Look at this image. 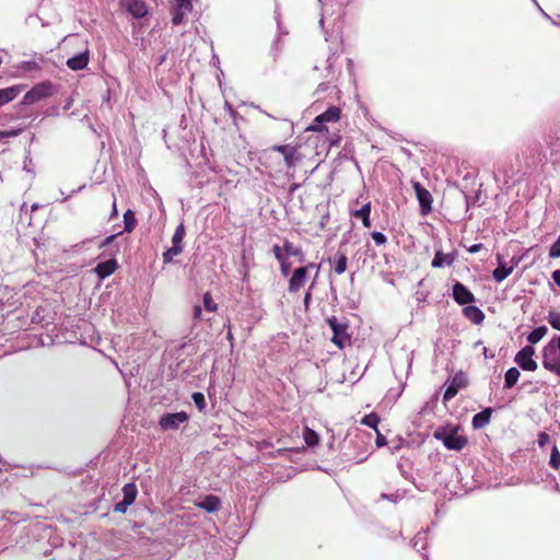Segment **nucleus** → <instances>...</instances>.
<instances>
[{
  "label": "nucleus",
  "mask_w": 560,
  "mask_h": 560,
  "mask_svg": "<svg viewBox=\"0 0 560 560\" xmlns=\"http://www.w3.org/2000/svg\"><path fill=\"white\" fill-rule=\"evenodd\" d=\"M294 147H291L289 144H283V145H275L272 148V150L275 151H278L280 152L281 154L285 155L287 153H289L291 150H293Z\"/></svg>",
  "instance_id": "nucleus-44"
},
{
  "label": "nucleus",
  "mask_w": 560,
  "mask_h": 560,
  "mask_svg": "<svg viewBox=\"0 0 560 560\" xmlns=\"http://www.w3.org/2000/svg\"><path fill=\"white\" fill-rule=\"evenodd\" d=\"M328 324L334 332L331 341L339 348H342L349 341L347 325L338 322L336 317L329 318Z\"/></svg>",
  "instance_id": "nucleus-8"
},
{
  "label": "nucleus",
  "mask_w": 560,
  "mask_h": 560,
  "mask_svg": "<svg viewBox=\"0 0 560 560\" xmlns=\"http://www.w3.org/2000/svg\"><path fill=\"white\" fill-rule=\"evenodd\" d=\"M228 338H229L230 340H232V338H233V337H232V334H231V332H229V334H228Z\"/></svg>",
  "instance_id": "nucleus-58"
},
{
  "label": "nucleus",
  "mask_w": 560,
  "mask_h": 560,
  "mask_svg": "<svg viewBox=\"0 0 560 560\" xmlns=\"http://www.w3.org/2000/svg\"><path fill=\"white\" fill-rule=\"evenodd\" d=\"M463 312L464 315L474 324H480L485 319V314L477 306L468 305Z\"/></svg>",
  "instance_id": "nucleus-19"
},
{
  "label": "nucleus",
  "mask_w": 560,
  "mask_h": 560,
  "mask_svg": "<svg viewBox=\"0 0 560 560\" xmlns=\"http://www.w3.org/2000/svg\"><path fill=\"white\" fill-rule=\"evenodd\" d=\"M189 420V416L185 411L166 413L160 418L159 424L162 430H177L180 424L186 423Z\"/></svg>",
  "instance_id": "nucleus-6"
},
{
  "label": "nucleus",
  "mask_w": 560,
  "mask_h": 560,
  "mask_svg": "<svg viewBox=\"0 0 560 560\" xmlns=\"http://www.w3.org/2000/svg\"><path fill=\"white\" fill-rule=\"evenodd\" d=\"M483 355H485V358H493L494 357L493 353H489L487 348H483Z\"/></svg>",
  "instance_id": "nucleus-54"
},
{
  "label": "nucleus",
  "mask_w": 560,
  "mask_h": 560,
  "mask_svg": "<svg viewBox=\"0 0 560 560\" xmlns=\"http://www.w3.org/2000/svg\"><path fill=\"white\" fill-rule=\"evenodd\" d=\"M340 118V109L338 107L331 106L323 114L318 115L312 125L308 127V130L322 132L327 130L324 124L326 122H336Z\"/></svg>",
  "instance_id": "nucleus-5"
},
{
  "label": "nucleus",
  "mask_w": 560,
  "mask_h": 560,
  "mask_svg": "<svg viewBox=\"0 0 560 560\" xmlns=\"http://www.w3.org/2000/svg\"><path fill=\"white\" fill-rule=\"evenodd\" d=\"M535 349L532 346H525L515 355V362L524 371L537 370V363L533 360Z\"/></svg>",
  "instance_id": "nucleus-7"
},
{
  "label": "nucleus",
  "mask_w": 560,
  "mask_h": 560,
  "mask_svg": "<svg viewBox=\"0 0 560 560\" xmlns=\"http://www.w3.org/2000/svg\"><path fill=\"white\" fill-rule=\"evenodd\" d=\"M313 269L316 270L314 280H313L315 282V280L317 279V276H318V266H316L315 264L311 262L306 266L299 267V268L294 269L291 278L289 279V285H288L289 292L296 293L302 288H304L307 282V279H308V272Z\"/></svg>",
  "instance_id": "nucleus-3"
},
{
  "label": "nucleus",
  "mask_w": 560,
  "mask_h": 560,
  "mask_svg": "<svg viewBox=\"0 0 560 560\" xmlns=\"http://www.w3.org/2000/svg\"><path fill=\"white\" fill-rule=\"evenodd\" d=\"M497 260L499 266L493 270L492 277L497 282H502L513 272L514 266H509L500 254L497 255Z\"/></svg>",
  "instance_id": "nucleus-13"
},
{
  "label": "nucleus",
  "mask_w": 560,
  "mask_h": 560,
  "mask_svg": "<svg viewBox=\"0 0 560 560\" xmlns=\"http://www.w3.org/2000/svg\"><path fill=\"white\" fill-rule=\"evenodd\" d=\"M326 89H327V84H326V83H320V84L318 85V91H324V90H326Z\"/></svg>",
  "instance_id": "nucleus-56"
},
{
  "label": "nucleus",
  "mask_w": 560,
  "mask_h": 560,
  "mask_svg": "<svg viewBox=\"0 0 560 560\" xmlns=\"http://www.w3.org/2000/svg\"><path fill=\"white\" fill-rule=\"evenodd\" d=\"M279 264H280L281 275L284 276V277L288 276L289 271H290V268H291V265L288 261V259L279 261Z\"/></svg>",
  "instance_id": "nucleus-45"
},
{
  "label": "nucleus",
  "mask_w": 560,
  "mask_h": 560,
  "mask_svg": "<svg viewBox=\"0 0 560 560\" xmlns=\"http://www.w3.org/2000/svg\"><path fill=\"white\" fill-rule=\"evenodd\" d=\"M88 63H89V50L88 49L67 60V66L71 70H74V71L84 69L88 66Z\"/></svg>",
  "instance_id": "nucleus-15"
},
{
  "label": "nucleus",
  "mask_w": 560,
  "mask_h": 560,
  "mask_svg": "<svg viewBox=\"0 0 560 560\" xmlns=\"http://www.w3.org/2000/svg\"><path fill=\"white\" fill-rule=\"evenodd\" d=\"M35 209H37V206H36V205H33V206H32V210H35Z\"/></svg>",
  "instance_id": "nucleus-61"
},
{
  "label": "nucleus",
  "mask_w": 560,
  "mask_h": 560,
  "mask_svg": "<svg viewBox=\"0 0 560 560\" xmlns=\"http://www.w3.org/2000/svg\"><path fill=\"white\" fill-rule=\"evenodd\" d=\"M347 269V256L342 253H337L335 255V271L338 275H341Z\"/></svg>",
  "instance_id": "nucleus-28"
},
{
  "label": "nucleus",
  "mask_w": 560,
  "mask_h": 560,
  "mask_svg": "<svg viewBox=\"0 0 560 560\" xmlns=\"http://www.w3.org/2000/svg\"><path fill=\"white\" fill-rule=\"evenodd\" d=\"M547 320L549 325L560 331V313L556 311H550L547 316Z\"/></svg>",
  "instance_id": "nucleus-34"
},
{
  "label": "nucleus",
  "mask_w": 560,
  "mask_h": 560,
  "mask_svg": "<svg viewBox=\"0 0 560 560\" xmlns=\"http://www.w3.org/2000/svg\"><path fill=\"white\" fill-rule=\"evenodd\" d=\"M549 464L555 469H559L560 467V452L557 446H553L551 450Z\"/></svg>",
  "instance_id": "nucleus-37"
},
{
  "label": "nucleus",
  "mask_w": 560,
  "mask_h": 560,
  "mask_svg": "<svg viewBox=\"0 0 560 560\" xmlns=\"http://www.w3.org/2000/svg\"><path fill=\"white\" fill-rule=\"evenodd\" d=\"M15 290L9 285H0V307L14 306L16 304Z\"/></svg>",
  "instance_id": "nucleus-14"
},
{
  "label": "nucleus",
  "mask_w": 560,
  "mask_h": 560,
  "mask_svg": "<svg viewBox=\"0 0 560 560\" xmlns=\"http://www.w3.org/2000/svg\"><path fill=\"white\" fill-rule=\"evenodd\" d=\"M376 445L378 447L384 446L387 443L386 438L378 430H376Z\"/></svg>",
  "instance_id": "nucleus-47"
},
{
  "label": "nucleus",
  "mask_w": 560,
  "mask_h": 560,
  "mask_svg": "<svg viewBox=\"0 0 560 560\" xmlns=\"http://www.w3.org/2000/svg\"><path fill=\"white\" fill-rule=\"evenodd\" d=\"M128 506H129V504L125 503L124 500H121L120 502H118L115 505L114 511L119 512V513H125L127 511Z\"/></svg>",
  "instance_id": "nucleus-46"
},
{
  "label": "nucleus",
  "mask_w": 560,
  "mask_h": 560,
  "mask_svg": "<svg viewBox=\"0 0 560 560\" xmlns=\"http://www.w3.org/2000/svg\"><path fill=\"white\" fill-rule=\"evenodd\" d=\"M202 314V308L200 305L194 306V319H200Z\"/></svg>",
  "instance_id": "nucleus-50"
},
{
  "label": "nucleus",
  "mask_w": 560,
  "mask_h": 560,
  "mask_svg": "<svg viewBox=\"0 0 560 560\" xmlns=\"http://www.w3.org/2000/svg\"><path fill=\"white\" fill-rule=\"evenodd\" d=\"M184 235H185V228H184V224H179L174 234H173V237H172V243L173 245H177V246H183L182 245V242H183V238H184Z\"/></svg>",
  "instance_id": "nucleus-33"
},
{
  "label": "nucleus",
  "mask_w": 560,
  "mask_h": 560,
  "mask_svg": "<svg viewBox=\"0 0 560 560\" xmlns=\"http://www.w3.org/2000/svg\"><path fill=\"white\" fill-rule=\"evenodd\" d=\"M124 224H125V230L127 232H131L136 228L137 220H136L135 214H133V212L131 210H127L124 213Z\"/></svg>",
  "instance_id": "nucleus-30"
},
{
  "label": "nucleus",
  "mask_w": 560,
  "mask_h": 560,
  "mask_svg": "<svg viewBox=\"0 0 560 560\" xmlns=\"http://www.w3.org/2000/svg\"><path fill=\"white\" fill-rule=\"evenodd\" d=\"M479 345H481V342H480V341H477V342L475 343V348H477Z\"/></svg>",
  "instance_id": "nucleus-59"
},
{
  "label": "nucleus",
  "mask_w": 560,
  "mask_h": 560,
  "mask_svg": "<svg viewBox=\"0 0 560 560\" xmlns=\"http://www.w3.org/2000/svg\"><path fill=\"white\" fill-rule=\"evenodd\" d=\"M272 253L278 261L288 259L287 253L284 252V245H282V246L278 245V244L273 245Z\"/></svg>",
  "instance_id": "nucleus-38"
},
{
  "label": "nucleus",
  "mask_w": 560,
  "mask_h": 560,
  "mask_svg": "<svg viewBox=\"0 0 560 560\" xmlns=\"http://www.w3.org/2000/svg\"><path fill=\"white\" fill-rule=\"evenodd\" d=\"M382 498H383V499H389V495H387V494H382Z\"/></svg>",
  "instance_id": "nucleus-57"
},
{
  "label": "nucleus",
  "mask_w": 560,
  "mask_h": 560,
  "mask_svg": "<svg viewBox=\"0 0 560 560\" xmlns=\"http://www.w3.org/2000/svg\"><path fill=\"white\" fill-rule=\"evenodd\" d=\"M192 10V3L190 0H174L173 18L172 22L174 25H179L184 22L185 18Z\"/></svg>",
  "instance_id": "nucleus-10"
},
{
  "label": "nucleus",
  "mask_w": 560,
  "mask_h": 560,
  "mask_svg": "<svg viewBox=\"0 0 560 560\" xmlns=\"http://www.w3.org/2000/svg\"><path fill=\"white\" fill-rule=\"evenodd\" d=\"M559 336H555L544 348L541 351L542 358V366L557 374L560 375V347H559Z\"/></svg>",
  "instance_id": "nucleus-1"
},
{
  "label": "nucleus",
  "mask_w": 560,
  "mask_h": 560,
  "mask_svg": "<svg viewBox=\"0 0 560 560\" xmlns=\"http://www.w3.org/2000/svg\"><path fill=\"white\" fill-rule=\"evenodd\" d=\"M370 212H371V205L370 202L363 205L361 209L357 210L353 214L357 218H360L362 220V223L365 228L371 226V220H370Z\"/></svg>",
  "instance_id": "nucleus-22"
},
{
  "label": "nucleus",
  "mask_w": 560,
  "mask_h": 560,
  "mask_svg": "<svg viewBox=\"0 0 560 560\" xmlns=\"http://www.w3.org/2000/svg\"><path fill=\"white\" fill-rule=\"evenodd\" d=\"M520 375V371L516 368L509 369L504 376V387H513L517 383Z\"/></svg>",
  "instance_id": "nucleus-23"
},
{
  "label": "nucleus",
  "mask_w": 560,
  "mask_h": 560,
  "mask_svg": "<svg viewBox=\"0 0 560 560\" xmlns=\"http://www.w3.org/2000/svg\"><path fill=\"white\" fill-rule=\"evenodd\" d=\"M326 62H327V68L326 69L328 71V74L326 75V78L329 79V80L334 79V77H335V72L332 70V67H334V56H329L327 58Z\"/></svg>",
  "instance_id": "nucleus-43"
},
{
  "label": "nucleus",
  "mask_w": 560,
  "mask_h": 560,
  "mask_svg": "<svg viewBox=\"0 0 560 560\" xmlns=\"http://www.w3.org/2000/svg\"><path fill=\"white\" fill-rule=\"evenodd\" d=\"M192 401L199 411H203L206 408V399L202 393L196 392L191 395Z\"/></svg>",
  "instance_id": "nucleus-36"
},
{
  "label": "nucleus",
  "mask_w": 560,
  "mask_h": 560,
  "mask_svg": "<svg viewBox=\"0 0 560 560\" xmlns=\"http://www.w3.org/2000/svg\"><path fill=\"white\" fill-rule=\"evenodd\" d=\"M121 3L137 19L143 18L148 12L147 5L142 0H121Z\"/></svg>",
  "instance_id": "nucleus-12"
},
{
  "label": "nucleus",
  "mask_w": 560,
  "mask_h": 560,
  "mask_svg": "<svg viewBox=\"0 0 560 560\" xmlns=\"http://www.w3.org/2000/svg\"><path fill=\"white\" fill-rule=\"evenodd\" d=\"M378 422H380V418L375 413L366 415L361 420L362 424L373 428L375 431L377 430Z\"/></svg>",
  "instance_id": "nucleus-32"
},
{
  "label": "nucleus",
  "mask_w": 560,
  "mask_h": 560,
  "mask_svg": "<svg viewBox=\"0 0 560 560\" xmlns=\"http://www.w3.org/2000/svg\"><path fill=\"white\" fill-rule=\"evenodd\" d=\"M549 441V435L545 432H541L539 435H538V444L539 446H545Z\"/></svg>",
  "instance_id": "nucleus-48"
},
{
  "label": "nucleus",
  "mask_w": 560,
  "mask_h": 560,
  "mask_svg": "<svg viewBox=\"0 0 560 560\" xmlns=\"http://www.w3.org/2000/svg\"><path fill=\"white\" fill-rule=\"evenodd\" d=\"M412 187L420 203L421 213L423 215L428 214L432 210V196L430 191L425 189L419 182H413Z\"/></svg>",
  "instance_id": "nucleus-9"
},
{
  "label": "nucleus",
  "mask_w": 560,
  "mask_h": 560,
  "mask_svg": "<svg viewBox=\"0 0 560 560\" xmlns=\"http://www.w3.org/2000/svg\"><path fill=\"white\" fill-rule=\"evenodd\" d=\"M203 307L208 312H215L218 310V304L213 301L209 292L203 294Z\"/></svg>",
  "instance_id": "nucleus-35"
},
{
  "label": "nucleus",
  "mask_w": 560,
  "mask_h": 560,
  "mask_svg": "<svg viewBox=\"0 0 560 560\" xmlns=\"http://www.w3.org/2000/svg\"><path fill=\"white\" fill-rule=\"evenodd\" d=\"M453 298L459 305L470 304L475 301L474 294L460 282L453 285Z\"/></svg>",
  "instance_id": "nucleus-11"
},
{
  "label": "nucleus",
  "mask_w": 560,
  "mask_h": 560,
  "mask_svg": "<svg viewBox=\"0 0 560 560\" xmlns=\"http://www.w3.org/2000/svg\"><path fill=\"white\" fill-rule=\"evenodd\" d=\"M314 287V281L312 282V284L310 285L307 292L305 293V296H304V305L307 307L308 304H310V301H311V298H312V293H311V290L312 288Z\"/></svg>",
  "instance_id": "nucleus-49"
},
{
  "label": "nucleus",
  "mask_w": 560,
  "mask_h": 560,
  "mask_svg": "<svg viewBox=\"0 0 560 560\" xmlns=\"http://www.w3.org/2000/svg\"><path fill=\"white\" fill-rule=\"evenodd\" d=\"M492 410L487 408L472 417V427L475 429H481L490 422Z\"/></svg>",
  "instance_id": "nucleus-18"
},
{
  "label": "nucleus",
  "mask_w": 560,
  "mask_h": 560,
  "mask_svg": "<svg viewBox=\"0 0 560 560\" xmlns=\"http://www.w3.org/2000/svg\"><path fill=\"white\" fill-rule=\"evenodd\" d=\"M433 436L443 442L444 446L451 451H462L467 444L466 436L458 434V428L439 429Z\"/></svg>",
  "instance_id": "nucleus-2"
},
{
  "label": "nucleus",
  "mask_w": 560,
  "mask_h": 560,
  "mask_svg": "<svg viewBox=\"0 0 560 560\" xmlns=\"http://www.w3.org/2000/svg\"><path fill=\"white\" fill-rule=\"evenodd\" d=\"M116 214H117L116 200H114L112 215H116Z\"/></svg>",
  "instance_id": "nucleus-55"
},
{
  "label": "nucleus",
  "mask_w": 560,
  "mask_h": 560,
  "mask_svg": "<svg viewBox=\"0 0 560 560\" xmlns=\"http://www.w3.org/2000/svg\"><path fill=\"white\" fill-rule=\"evenodd\" d=\"M23 128H15L11 130H0V139L9 138V137H16L23 132Z\"/></svg>",
  "instance_id": "nucleus-39"
},
{
  "label": "nucleus",
  "mask_w": 560,
  "mask_h": 560,
  "mask_svg": "<svg viewBox=\"0 0 560 560\" xmlns=\"http://www.w3.org/2000/svg\"><path fill=\"white\" fill-rule=\"evenodd\" d=\"M199 506L207 512H215L220 509L221 502L214 495H208L203 501L199 503Z\"/></svg>",
  "instance_id": "nucleus-21"
},
{
  "label": "nucleus",
  "mask_w": 560,
  "mask_h": 560,
  "mask_svg": "<svg viewBox=\"0 0 560 560\" xmlns=\"http://www.w3.org/2000/svg\"><path fill=\"white\" fill-rule=\"evenodd\" d=\"M553 282L560 287V270H555L551 275Z\"/></svg>",
  "instance_id": "nucleus-52"
},
{
  "label": "nucleus",
  "mask_w": 560,
  "mask_h": 560,
  "mask_svg": "<svg viewBox=\"0 0 560 560\" xmlns=\"http://www.w3.org/2000/svg\"><path fill=\"white\" fill-rule=\"evenodd\" d=\"M284 252L287 253L288 258L290 256L300 257V261H303V253L302 249L298 246H294L291 242L284 241Z\"/></svg>",
  "instance_id": "nucleus-26"
},
{
  "label": "nucleus",
  "mask_w": 560,
  "mask_h": 560,
  "mask_svg": "<svg viewBox=\"0 0 560 560\" xmlns=\"http://www.w3.org/2000/svg\"><path fill=\"white\" fill-rule=\"evenodd\" d=\"M458 389L454 384H451L444 392V400H451L457 394Z\"/></svg>",
  "instance_id": "nucleus-41"
},
{
  "label": "nucleus",
  "mask_w": 560,
  "mask_h": 560,
  "mask_svg": "<svg viewBox=\"0 0 560 560\" xmlns=\"http://www.w3.org/2000/svg\"><path fill=\"white\" fill-rule=\"evenodd\" d=\"M284 158V162H285V165L289 167V168H292L296 165V163L301 160V156L300 154L298 153V150L296 148H294L293 150H291L289 153H287L285 155H283Z\"/></svg>",
  "instance_id": "nucleus-29"
},
{
  "label": "nucleus",
  "mask_w": 560,
  "mask_h": 560,
  "mask_svg": "<svg viewBox=\"0 0 560 560\" xmlns=\"http://www.w3.org/2000/svg\"><path fill=\"white\" fill-rule=\"evenodd\" d=\"M183 252V246L173 245L165 253H163V262L170 264L174 256L179 255Z\"/></svg>",
  "instance_id": "nucleus-31"
},
{
  "label": "nucleus",
  "mask_w": 560,
  "mask_h": 560,
  "mask_svg": "<svg viewBox=\"0 0 560 560\" xmlns=\"http://www.w3.org/2000/svg\"><path fill=\"white\" fill-rule=\"evenodd\" d=\"M116 267H117L116 260L109 259L104 262H100L95 267V272L100 276V278L104 279V278L110 276L112 273H114V271L116 270Z\"/></svg>",
  "instance_id": "nucleus-17"
},
{
  "label": "nucleus",
  "mask_w": 560,
  "mask_h": 560,
  "mask_svg": "<svg viewBox=\"0 0 560 560\" xmlns=\"http://www.w3.org/2000/svg\"><path fill=\"white\" fill-rule=\"evenodd\" d=\"M549 256L551 258H559L560 257V236L557 238V241L551 245L549 249Z\"/></svg>",
  "instance_id": "nucleus-40"
},
{
  "label": "nucleus",
  "mask_w": 560,
  "mask_h": 560,
  "mask_svg": "<svg viewBox=\"0 0 560 560\" xmlns=\"http://www.w3.org/2000/svg\"><path fill=\"white\" fill-rule=\"evenodd\" d=\"M482 248V244H474L471 246L468 247V252L470 254H476L478 253L480 249Z\"/></svg>",
  "instance_id": "nucleus-51"
},
{
  "label": "nucleus",
  "mask_w": 560,
  "mask_h": 560,
  "mask_svg": "<svg viewBox=\"0 0 560 560\" xmlns=\"http://www.w3.org/2000/svg\"><path fill=\"white\" fill-rule=\"evenodd\" d=\"M547 331L548 328L546 326H539L527 336V341L530 345H535L546 336Z\"/></svg>",
  "instance_id": "nucleus-25"
},
{
  "label": "nucleus",
  "mask_w": 560,
  "mask_h": 560,
  "mask_svg": "<svg viewBox=\"0 0 560 560\" xmlns=\"http://www.w3.org/2000/svg\"><path fill=\"white\" fill-rule=\"evenodd\" d=\"M319 23H320V25H323V23H324V19L323 18L319 20Z\"/></svg>",
  "instance_id": "nucleus-62"
},
{
  "label": "nucleus",
  "mask_w": 560,
  "mask_h": 560,
  "mask_svg": "<svg viewBox=\"0 0 560 560\" xmlns=\"http://www.w3.org/2000/svg\"><path fill=\"white\" fill-rule=\"evenodd\" d=\"M117 235L118 234H114V235H110V236L106 237L105 241H104V245H107V244L112 243L116 238Z\"/></svg>",
  "instance_id": "nucleus-53"
},
{
  "label": "nucleus",
  "mask_w": 560,
  "mask_h": 560,
  "mask_svg": "<svg viewBox=\"0 0 560 560\" xmlns=\"http://www.w3.org/2000/svg\"><path fill=\"white\" fill-rule=\"evenodd\" d=\"M454 261V257L450 254H444L441 250H438L434 255V258L432 260V267L433 268H441L445 265L451 266Z\"/></svg>",
  "instance_id": "nucleus-20"
},
{
  "label": "nucleus",
  "mask_w": 560,
  "mask_h": 560,
  "mask_svg": "<svg viewBox=\"0 0 560 560\" xmlns=\"http://www.w3.org/2000/svg\"><path fill=\"white\" fill-rule=\"evenodd\" d=\"M303 439H304L305 443L308 446H315L319 442L318 434L314 430H312L310 428H305L304 429V431H303Z\"/></svg>",
  "instance_id": "nucleus-27"
},
{
  "label": "nucleus",
  "mask_w": 560,
  "mask_h": 560,
  "mask_svg": "<svg viewBox=\"0 0 560 560\" xmlns=\"http://www.w3.org/2000/svg\"><path fill=\"white\" fill-rule=\"evenodd\" d=\"M542 13H544L545 18L550 19V16L547 13H545V12H542Z\"/></svg>",
  "instance_id": "nucleus-60"
},
{
  "label": "nucleus",
  "mask_w": 560,
  "mask_h": 560,
  "mask_svg": "<svg viewBox=\"0 0 560 560\" xmlns=\"http://www.w3.org/2000/svg\"><path fill=\"white\" fill-rule=\"evenodd\" d=\"M371 236L376 245H384L387 242V237L381 232H372Z\"/></svg>",
  "instance_id": "nucleus-42"
},
{
  "label": "nucleus",
  "mask_w": 560,
  "mask_h": 560,
  "mask_svg": "<svg viewBox=\"0 0 560 560\" xmlns=\"http://www.w3.org/2000/svg\"><path fill=\"white\" fill-rule=\"evenodd\" d=\"M23 90L24 85H14L0 90V106L13 101Z\"/></svg>",
  "instance_id": "nucleus-16"
},
{
  "label": "nucleus",
  "mask_w": 560,
  "mask_h": 560,
  "mask_svg": "<svg viewBox=\"0 0 560 560\" xmlns=\"http://www.w3.org/2000/svg\"><path fill=\"white\" fill-rule=\"evenodd\" d=\"M55 93V86L50 82H42L33 86L23 97V104L31 105Z\"/></svg>",
  "instance_id": "nucleus-4"
},
{
  "label": "nucleus",
  "mask_w": 560,
  "mask_h": 560,
  "mask_svg": "<svg viewBox=\"0 0 560 560\" xmlns=\"http://www.w3.org/2000/svg\"><path fill=\"white\" fill-rule=\"evenodd\" d=\"M124 502L131 505L137 497V488L133 483H127L122 488Z\"/></svg>",
  "instance_id": "nucleus-24"
}]
</instances>
